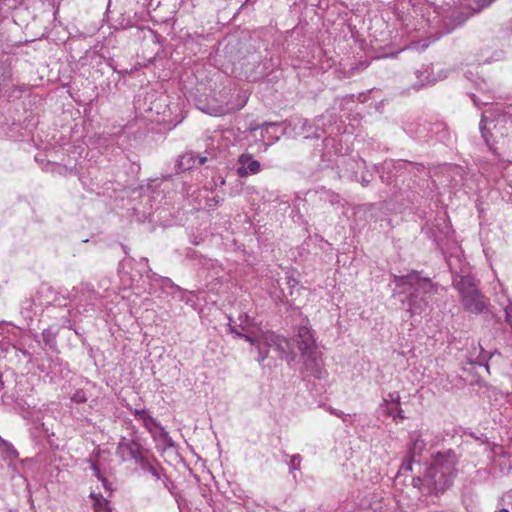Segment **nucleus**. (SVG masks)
Wrapping results in <instances>:
<instances>
[{"mask_svg": "<svg viewBox=\"0 0 512 512\" xmlns=\"http://www.w3.org/2000/svg\"><path fill=\"white\" fill-rule=\"evenodd\" d=\"M231 331L237 336L243 337L247 342L256 345L259 353V362H262L267 358L270 350L276 351L280 358L285 359L288 362L294 361L297 356L294 343L275 334L274 332L258 331L256 334H243L233 327H231ZM296 341L297 350L302 356L306 368L311 370L317 378H321L323 374L321 369V359L316 350L315 340L311 329L306 326L299 327Z\"/></svg>", "mask_w": 512, "mask_h": 512, "instance_id": "nucleus-1", "label": "nucleus"}, {"mask_svg": "<svg viewBox=\"0 0 512 512\" xmlns=\"http://www.w3.org/2000/svg\"><path fill=\"white\" fill-rule=\"evenodd\" d=\"M486 123H487V116L485 113L482 114L481 122H480V130L482 133V137L485 139V141L488 143V138L486 135Z\"/></svg>", "mask_w": 512, "mask_h": 512, "instance_id": "nucleus-18", "label": "nucleus"}, {"mask_svg": "<svg viewBox=\"0 0 512 512\" xmlns=\"http://www.w3.org/2000/svg\"><path fill=\"white\" fill-rule=\"evenodd\" d=\"M42 336H43V340H44L46 345H48L51 348L54 347V345H55V337H54L53 333L49 329L44 330L43 333H42Z\"/></svg>", "mask_w": 512, "mask_h": 512, "instance_id": "nucleus-16", "label": "nucleus"}, {"mask_svg": "<svg viewBox=\"0 0 512 512\" xmlns=\"http://www.w3.org/2000/svg\"><path fill=\"white\" fill-rule=\"evenodd\" d=\"M0 452L7 459H14L17 457V452L14 449V447L11 444H9L8 442H6L5 440H3L1 437H0Z\"/></svg>", "mask_w": 512, "mask_h": 512, "instance_id": "nucleus-12", "label": "nucleus"}, {"mask_svg": "<svg viewBox=\"0 0 512 512\" xmlns=\"http://www.w3.org/2000/svg\"><path fill=\"white\" fill-rule=\"evenodd\" d=\"M219 199H217L216 197L212 198L211 200H209V202L207 203V207L208 208H211L213 206H216L218 203H219Z\"/></svg>", "mask_w": 512, "mask_h": 512, "instance_id": "nucleus-25", "label": "nucleus"}, {"mask_svg": "<svg viewBox=\"0 0 512 512\" xmlns=\"http://www.w3.org/2000/svg\"><path fill=\"white\" fill-rule=\"evenodd\" d=\"M96 512H108V511L97 509Z\"/></svg>", "mask_w": 512, "mask_h": 512, "instance_id": "nucleus-34", "label": "nucleus"}, {"mask_svg": "<svg viewBox=\"0 0 512 512\" xmlns=\"http://www.w3.org/2000/svg\"><path fill=\"white\" fill-rule=\"evenodd\" d=\"M131 413L142 422L144 427L153 435L155 439L162 440L165 444L171 446L172 440L168 432L153 418L145 409H131Z\"/></svg>", "mask_w": 512, "mask_h": 512, "instance_id": "nucleus-5", "label": "nucleus"}, {"mask_svg": "<svg viewBox=\"0 0 512 512\" xmlns=\"http://www.w3.org/2000/svg\"><path fill=\"white\" fill-rule=\"evenodd\" d=\"M393 282L400 288V301L412 315L426 311L428 298L434 293V285L428 278L420 277L417 272L405 276H393Z\"/></svg>", "mask_w": 512, "mask_h": 512, "instance_id": "nucleus-2", "label": "nucleus"}, {"mask_svg": "<svg viewBox=\"0 0 512 512\" xmlns=\"http://www.w3.org/2000/svg\"><path fill=\"white\" fill-rule=\"evenodd\" d=\"M116 454L122 461H132L136 463L143 462V455L141 453V445L135 439H128L122 437L118 443Z\"/></svg>", "mask_w": 512, "mask_h": 512, "instance_id": "nucleus-6", "label": "nucleus"}, {"mask_svg": "<svg viewBox=\"0 0 512 512\" xmlns=\"http://www.w3.org/2000/svg\"><path fill=\"white\" fill-rule=\"evenodd\" d=\"M453 285L459 291L464 309L470 313L484 312L489 300L478 290L475 278L470 274H457L453 277Z\"/></svg>", "mask_w": 512, "mask_h": 512, "instance_id": "nucleus-4", "label": "nucleus"}, {"mask_svg": "<svg viewBox=\"0 0 512 512\" xmlns=\"http://www.w3.org/2000/svg\"><path fill=\"white\" fill-rule=\"evenodd\" d=\"M252 0H246V3L251 2Z\"/></svg>", "mask_w": 512, "mask_h": 512, "instance_id": "nucleus-36", "label": "nucleus"}, {"mask_svg": "<svg viewBox=\"0 0 512 512\" xmlns=\"http://www.w3.org/2000/svg\"><path fill=\"white\" fill-rule=\"evenodd\" d=\"M330 412L334 415H336L337 417H342L343 415V412L342 411H337L335 409H330Z\"/></svg>", "mask_w": 512, "mask_h": 512, "instance_id": "nucleus-29", "label": "nucleus"}, {"mask_svg": "<svg viewBox=\"0 0 512 512\" xmlns=\"http://www.w3.org/2000/svg\"><path fill=\"white\" fill-rule=\"evenodd\" d=\"M40 425H41V427H42L43 431L45 432V434H46V435H49V430H48V428L45 426V424H44V423H41Z\"/></svg>", "mask_w": 512, "mask_h": 512, "instance_id": "nucleus-30", "label": "nucleus"}, {"mask_svg": "<svg viewBox=\"0 0 512 512\" xmlns=\"http://www.w3.org/2000/svg\"><path fill=\"white\" fill-rule=\"evenodd\" d=\"M278 299L281 301V302H289V299H288V295H286L285 293H282V296H278Z\"/></svg>", "mask_w": 512, "mask_h": 512, "instance_id": "nucleus-28", "label": "nucleus"}, {"mask_svg": "<svg viewBox=\"0 0 512 512\" xmlns=\"http://www.w3.org/2000/svg\"><path fill=\"white\" fill-rule=\"evenodd\" d=\"M76 403H84L87 401L86 393L83 390H77L71 397Z\"/></svg>", "mask_w": 512, "mask_h": 512, "instance_id": "nucleus-17", "label": "nucleus"}, {"mask_svg": "<svg viewBox=\"0 0 512 512\" xmlns=\"http://www.w3.org/2000/svg\"><path fill=\"white\" fill-rule=\"evenodd\" d=\"M5 329H8V327L3 326L0 327V349L6 353L10 352H17V349L15 345L12 343V340L10 338L7 339L5 335Z\"/></svg>", "mask_w": 512, "mask_h": 512, "instance_id": "nucleus-11", "label": "nucleus"}, {"mask_svg": "<svg viewBox=\"0 0 512 512\" xmlns=\"http://www.w3.org/2000/svg\"><path fill=\"white\" fill-rule=\"evenodd\" d=\"M94 470H95V475L98 477V479H99V480H101L103 487H104L105 489H108V486H107V484H108V483H107V481H106L105 479H103V478H101V477H100V475H99V471H98L96 468H94Z\"/></svg>", "mask_w": 512, "mask_h": 512, "instance_id": "nucleus-23", "label": "nucleus"}, {"mask_svg": "<svg viewBox=\"0 0 512 512\" xmlns=\"http://www.w3.org/2000/svg\"><path fill=\"white\" fill-rule=\"evenodd\" d=\"M448 265H449L451 271L453 272V263H452V259L451 258H449V260H448Z\"/></svg>", "mask_w": 512, "mask_h": 512, "instance_id": "nucleus-31", "label": "nucleus"}, {"mask_svg": "<svg viewBox=\"0 0 512 512\" xmlns=\"http://www.w3.org/2000/svg\"><path fill=\"white\" fill-rule=\"evenodd\" d=\"M202 110L205 113L212 115V116H222V115L226 114L228 111V109L224 106H221V105L212 106L209 104L207 105L206 108H203Z\"/></svg>", "mask_w": 512, "mask_h": 512, "instance_id": "nucleus-14", "label": "nucleus"}, {"mask_svg": "<svg viewBox=\"0 0 512 512\" xmlns=\"http://www.w3.org/2000/svg\"><path fill=\"white\" fill-rule=\"evenodd\" d=\"M411 446L409 448V453L412 459L416 457H420L423 451L426 448V442L423 439V435L421 432H412L410 434Z\"/></svg>", "mask_w": 512, "mask_h": 512, "instance_id": "nucleus-9", "label": "nucleus"}, {"mask_svg": "<svg viewBox=\"0 0 512 512\" xmlns=\"http://www.w3.org/2000/svg\"><path fill=\"white\" fill-rule=\"evenodd\" d=\"M389 397H390V399H391L392 401L396 402L397 404L399 403L400 396H399V394H398V393H396V392H395V393H391V394L389 395Z\"/></svg>", "mask_w": 512, "mask_h": 512, "instance_id": "nucleus-26", "label": "nucleus"}, {"mask_svg": "<svg viewBox=\"0 0 512 512\" xmlns=\"http://www.w3.org/2000/svg\"><path fill=\"white\" fill-rule=\"evenodd\" d=\"M138 464L143 470L148 471L157 480L161 479V469L152 465L145 457H143V462Z\"/></svg>", "mask_w": 512, "mask_h": 512, "instance_id": "nucleus-13", "label": "nucleus"}, {"mask_svg": "<svg viewBox=\"0 0 512 512\" xmlns=\"http://www.w3.org/2000/svg\"><path fill=\"white\" fill-rule=\"evenodd\" d=\"M245 322H246V324H248V322H249L248 316H245Z\"/></svg>", "mask_w": 512, "mask_h": 512, "instance_id": "nucleus-33", "label": "nucleus"}, {"mask_svg": "<svg viewBox=\"0 0 512 512\" xmlns=\"http://www.w3.org/2000/svg\"><path fill=\"white\" fill-rule=\"evenodd\" d=\"M458 461L459 457L452 449L438 452L425 475L427 485L432 486L436 493L446 491L457 474Z\"/></svg>", "mask_w": 512, "mask_h": 512, "instance_id": "nucleus-3", "label": "nucleus"}, {"mask_svg": "<svg viewBox=\"0 0 512 512\" xmlns=\"http://www.w3.org/2000/svg\"><path fill=\"white\" fill-rule=\"evenodd\" d=\"M279 126L276 123H265L260 128L262 139L266 145H271L279 139Z\"/></svg>", "mask_w": 512, "mask_h": 512, "instance_id": "nucleus-10", "label": "nucleus"}, {"mask_svg": "<svg viewBox=\"0 0 512 512\" xmlns=\"http://www.w3.org/2000/svg\"><path fill=\"white\" fill-rule=\"evenodd\" d=\"M300 461H301L300 455H293L292 458H291V467L293 469H297V467L300 464Z\"/></svg>", "mask_w": 512, "mask_h": 512, "instance_id": "nucleus-20", "label": "nucleus"}, {"mask_svg": "<svg viewBox=\"0 0 512 512\" xmlns=\"http://www.w3.org/2000/svg\"><path fill=\"white\" fill-rule=\"evenodd\" d=\"M0 512H17V511L12 510V509H2V510H0Z\"/></svg>", "mask_w": 512, "mask_h": 512, "instance_id": "nucleus-32", "label": "nucleus"}, {"mask_svg": "<svg viewBox=\"0 0 512 512\" xmlns=\"http://www.w3.org/2000/svg\"><path fill=\"white\" fill-rule=\"evenodd\" d=\"M90 496H91L92 498H95V497H96V495H95L94 493H91V495H90Z\"/></svg>", "mask_w": 512, "mask_h": 512, "instance_id": "nucleus-35", "label": "nucleus"}, {"mask_svg": "<svg viewBox=\"0 0 512 512\" xmlns=\"http://www.w3.org/2000/svg\"><path fill=\"white\" fill-rule=\"evenodd\" d=\"M208 160V157L196 156L193 152H187L180 156L178 160L179 169L182 171L190 170L196 165H202Z\"/></svg>", "mask_w": 512, "mask_h": 512, "instance_id": "nucleus-8", "label": "nucleus"}, {"mask_svg": "<svg viewBox=\"0 0 512 512\" xmlns=\"http://www.w3.org/2000/svg\"><path fill=\"white\" fill-rule=\"evenodd\" d=\"M501 305H503L505 321L510 325V327L512 329V301H511V299L508 298L507 303L506 304L501 303Z\"/></svg>", "mask_w": 512, "mask_h": 512, "instance_id": "nucleus-15", "label": "nucleus"}, {"mask_svg": "<svg viewBox=\"0 0 512 512\" xmlns=\"http://www.w3.org/2000/svg\"><path fill=\"white\" fill-rule=\"evenodd\" d=\"M287 284L289 286V295L293 296L294 292L293 289L298 285V281L294 279L293 277H287Z\"/></svg>", "mask_w": 512, "mask_h": 512, "instance_id": "nucleus-19", "label": "nucleus"}, {"mask_svg": "<svg viewBox=\"0 0 512 512\" xmlns=\"http://www.w3.org/2000/svg\"><path fill=\"white\" fill-rule=\"evenodd\" d=\"M412 464H413V460H407V461L402 463V465L400 467V470L401 471H411L412 470Z\"/></svg>", "mask_w": 512, "mask_h": 512, "instance_id": "nucleus-21", "label": "nucleus"}, {"mask_svg": "<svg viewBox=\"0 0 512 512\" xmlns=\"http://www.w3.org/2000/svg\"><path fill=\"white\" fill-rule=\"evenodd\" d=\"M261 171V164L251 154H241L237 160L236 173L239 177L245 178L255 175Z\"/></svg>", "mask_w": 512, "mask_h": 512, "instance_id": "nucleus-7", "label": "nucleus"}, {"mask_svg": "<svg viewBox=\"0 0 512 512\" xmlns=\"http://www.w3.org/2000/svg\"><path fill=\"white\" fill-rule=\"evenodd\" d=\"M219 199H217L216 197L212 198L211 200H209V202L207 203V207L208 208H211L213 206H216L218 203H219Z\"/></svg>", "mask_w": 512, "mask_h": 512, "instance_id": "nucleus-24", "label": "nucleus"}, {"mask_svg": "<svg viewBox=\"0 0 512 512\" xmlns=\"http://www.w3.org/2000/svg\"><path fill=\"white\" fill-rule=\"evenodd\" d=\"M394 420H398V419H404V415H403V411L402 410H398L397 414L393 416Z\"/></svg>", "mask_w": 512, "mask_h": 512, "instance_id": "nucleus-27", "label": "nucleus"}, {"mask_svg": "<svg viewBox=\"0 0 512 512\" xmlns=\"http://www.w3.org/2000/svg\"><path fill=\"white\" fill-rule=\"evenodd\" d=\"M22 0H5L6 2V5L9 7V8H15L17 6L18 3H20Z\"/></svg>", "mask_w": 512, "mask_h": 512, "instance_id": "nucleus-22", "label": "nucleus"}]
</instances>
